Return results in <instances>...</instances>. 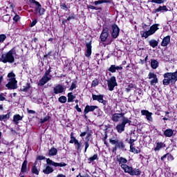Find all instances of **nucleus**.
<instances>
[{
	"mask_svg": "<svg viewBox=\"0 0 177 177\" xmlns=\"http://www.w3.org/2000/svg\"><path fill=\"white\" fill-rule=\"evenodd\" d=\"M116 161L122 169H123L125 174H129L131 176H140V174H142V171L140 169H133L131 166L127 165L128 162V160L122 156L116 158Z\"/></svg>",
	"mask_w": 177,
	"mask_h": 177,
	"instance_id": "f257e3e1",
	"label": "nucleus"
},
{
	"mask_svg": "<svg viewBox=\"0 0 177 177\" xmlns=\"http://www.w3.org/2000/svg\"><path fill=\"white\" fill-rule=\"evenodd\" d=\"M16 54V47L12 48L7 53L1 54L0 57V62L6 64V63H9L12 64L15 63V55Z\"/></svg>",
	"mask_w": 177,
	"mask_h": 177,
	"instance_id": "f03ea898",
	"label": "nucleus"
},
{
	"mask_svg": "<svg viewBox=\"0 0 177 177\" xmlns=\"http://www.w3.org/2000/svg\"><path fill=\"white\" fill-rule=\"evenodd\" d=\"M109 143L114 146L112 148V153L115 154L117 153V150H122V151L127 150V145H125V142L122 140H118V138H110Z\"/></svg>",
	"mask_w": 177,
	"mask_h": 177,
	"instance_id": "7ed1b4c3",
	"label": "nucleus"
},
{
	"mask_svg": "<svg viewBox=\"0 0 177 177\" xmlns=\"http://www.w3.org/2000/svg\"><path fill=\"white\" fill-rule=\"evenodd\" d=\"M110 28L109 27L103 28V30L100 34V39L101 42H106L105 45H111V42H113V39H107L110 36Z\"/></svg>",
	"mask_w": 177,
	"mask_h": 177,
	"instance_id": "20e7f679",
	"label": "nucleus"
},
{
	"mask_svg": "<svg viewBox=\"0 0 177 177\" xmlns=\"http://www.w3.org/2000/svg\"><path fill=\"white\" fill-rule=\"evenodd\" d=\"M96 110L97 113H95V115H99L100 114V109H99V106L96 105H86L84 110V118L85 120H88V116L86 114H88V113H93Z\"/></svg>",
	"mask_w": 177,
	"mask_h": 177,
	"instance_id": "39448f33",
	"label": "nucleus"
},
{
	"mask_svg": "<svg viewBox=\"0 0 177 177\" xmlns=\"http://www.w3.org/2000/svg\"><path fill=\"white\" fill-rule=\"evenodd\" d=\"M30 3H35V13H39V16H44L45 15V12H46V10L45 8H42V5L39 3V2L35 1V0H29Z\"/></svg>",
	"mask_w": 177,
	"mask_h": 177,
	"instance_id": "423d86ee",
	"label": "nucleus"
},
{
	"mask_svg": "<svg viewBox=\"0 0 177 177\" xmlns=\"http://www.w3.org/2000/svg\"><path fill=\"white\" fill-rule=\"evenodd\" d=\"M108 28H109V32L113 39L118 38V35H120V28L117 24H113Z\"/></svg>",
	"mask_w": 177,
	"mask_h": 177,
	"instance_id": "0eeeda50",
	"label": "nucleus"
},
{
	"mask_svg": "<svg viewBox=\"0 0 177 177\" xmlns=\"http://www.w3.org/2000/svg\"><path fill=\"white\" fill-rule=\"evenodd\" d=\"M85 136H86V141H85L84 142V153H86L88 149H89V139L91 138V137L92 136V134L91 133V132H88V131H84V132H82L80 134V138H84Z\"/></svg>",
	"mask_w": 177,
	"mask_h": 177,
	"instance_id": "6e6552de",
	"label": "nucleus"
},
{
	"mask_svg": "<svg viewBox=\"0 0 177 177\" xmlns=\"http://www.w3.org/2000/svg\"><path fill=\"white\" fill-rule=\"evenodd\" d=\"M107 85L108 89L111 92H113V91H114V88H115V86H118V83H117V79L115 78V76H111L107 80Z\"/></svg>",
	"mask_w": 177,
	"mask_h": 177,
	"instance_id": "1a4fd4ad",
	"label": "nucleus"
},
{
	"mask_svg": "<svg viewBox=\"0 0 177 177\" xmlns=\"http://www.w3.org/2000/svg\"><path fill=\"white\" fill-rule=\"evenodd\" d=\"M163 77L164 79L162 80V85H165V86H168L170 84L171 85H175L174 80H172V78H171V76L168 72L165 73L163 75Z\"/></svg>",
	"mask_w": 177,
	"mask_h": 177,
	"instance_id": "9d476101",
	"label": "nucleus"
},
{
	"mask_svg": "<svg viewBox=\"0 0 177 177\" xmlns=\"http://www.w3.org/2000/svg\"><path fill=\"white\" fill-rule=\"evenodd\" d=\"M148 78L149 80H151L153 78V80L150 81V85L152 86H154L156 84H158V77H157V75H156V73L149 72L148 74Z\"/></svg>",
	"mask_w": 177,
	"mask_h": 177,
	"instance_id": "9b49d317",
	"label": "nucleus"
},
{
	"mask_svg": "<svg viewBox=\"0 0 177 177\" xmlns=\"http://www.w3.org/2000/svg\"><path fill=\"white\" fill-rule=\"evenodd\" d=\"M8 89H17V80L16 79H10L8 84H6Z\"/></svg>",
	"mask_w": 177,
	"mask_h": 177,
	"instance_id": "f8f14e48",
	"label": "nucleus"
},
{
	"mask_svg": "<svg viewBox=\"0 0 177 177\" xmlns=\"http://www.w3.org/2000/svg\"><path fill=\"white\" fill-rule=\"evenodd\" d=\"M64 92V87L62 84H57L53 88V92L52 93L53 96L55 95H59V93H63Z\"/></svg>",
	"mask_w": 177,
	"mask_h": 177,
	"instance_id": "ddd939ff",
	"label": "nucleus"
},
{
	"mask_svg": "<svg viewBox=\"0 0 177 177\" xmlns=\"http://www.w3.org/2000/svg\"><path fill=\"white\" fill-rule=\"evenodd\" d=\"M46 163L48 165H53V167H66L67 164L62 162H55L53 160H50V158L46 159Z\"/></svg>",
	"mask_w": 177,
	"mask_h": 177,
	"instance_id": "4468645a",
	"label": "nucleus"
},
{
	"mask_svg": "<svg viewBox=\"0 0 177 177\" xmlns=\"http://www.w3.org/2000/svg\"><path fill=\"white\" fill-rule=\"evenodd\" d=\"M86 49L84 55L86 57H91V55H92V41L86 44Z\"/></svg>",
	"mask_w": 177,
	"mask_h": 177,
	"instance_id": "2eb2a0df",
	"label": "nucleus"
},
{
	"mask_svg": "<svg viewBox=\"0 0 177 177\" xmlns=\"http://www.w3.org/2000/svg\"><path fill=\"white\" fill-rule=\"evenodd\" d=\"M28 164V161L27 159H26L21 165V172L19 173V175H23V174H28V167H27Z\"/></svg>",
	"mask_w": 177,
	"mask_h": 177,
	"instance_id": "dca6fc26",
	"label": "nucleus"
},
{
	"mask_svg": "<svg viewBox=\"0 0 177 177\" xmlns=\"http://www.w3.org/2000/svg\"><path fill=\"white\" fill-rule=\"evenodd\" d=\"M142 115H145L147 121H150L151 122H153V113L149 111L148 110H142L141 111Z\"/></svg>",
	"mask_w": 177,
	"mask_h": 177,
	"instance_id": "f3484780",
	"label": "nucleus"
},
{
	"mask_svg": "<svg viewBox=\"0 0 177 177\" xmlns=\"http://www.w3.org/2000/svg\"><path fill=\"white\" fill-rule=\"evenodd\" d=\"M169 44H171V36L167 35L162 39V41L160 45L161 46L165 47V46H168Z\"/></svg>",
	"mask_w": 177,
	"mask_h": 177,
	"instance_id": "a211bd4d",
	"label": "nucleus"
},
{
	"mask_svg": "<svg viewBox=\"0 0 177 177\" xmlns=\"http://www.w3.org/2000/svg\"><path fill=\"white\" fill-rule=\"evenodd\" d=\"M160 12H168V8L167 6H160L158 8H156L153 10V13H160Z\"/></svg>",
	"mask_w": 177,
	"mask_h": 177,
	"instance_id": "6ab92c4d",
	"label": "nucleus"
},
{
	"mask_svg": "<svg viewBox=\"0 0 177 177\" xmlns=\"http://www.w3.org/2000/svg\"><path fill=\"white\" fill-rule=\"evenodd\" d=\"M48 81H50V77L44 75L41 77V79L39 81L38 85L39 86H44V85H45V84H46V82H48Z\"/></svg>",
	"mask_w": 177,
	"mask_h": 177,
	"instance_id": "aec40b11",
	"label": "nucleus"
},
{
	"mask_svg": "<svg viewBox=\"0 0 177 177\" xmlns=\"http://www.w3.org/2000/svg\"><path fill=\"white\" fill-rule=\"evenodd\" d=\"M156 147L153 148V151H160L161 149H163V147H165L166 146L165 143L162 142H156Z\"/></svg>",
	"mask_w": 177,
	"mask_h": 177,
	"instance_id": "412c9836",
	"label": "nucleus"
},
{
	"mask_svg": "<svg viewBox=\"0 0 177 177\" xmlns=\"http://www.w3.org/2000/svg\"><path fill=\"white\" fill-rule=\"evenodd\" d=\"M159 26H160V24H155L152 25L151 26H150L149 31L151 35H153V34H156V31L159 30V28H158Z\"/></svg>",
	"mask_w": 177,
	"mask_h": 177,
	"instance_id": "4be33fe9",
	"label": "nucleus"
},
{
	"mask_svg": "<svg viewBox=\"0 0 177 177\" xmlns=\"http://www.w3.org/2000/svg\"><path fill=\"white\" fill-rule=\"evenodd\" d=\"M164 136L165 138H171L174 136V130L172 129H167L163 132Z\"/></svg>",
	"mask_w": 177,
	"mask_h": 177,
	"instance_id": "5701e85b",
	"label": "nucleus"
},
{
	"mask_svg": "<svg viewBox=\"0 0 177 177\" xmlns=\"http://www.w3.org/2000/svg\"><path fill=\"white\" fill-rule=\"evenodd\" d=\"M169 75H170V77L171 78L173 82L176 84L177 81V69L176 70L175 72H168Z\"/></svg>",
	"mask_w": 177,
	"mask_h": 177,
	"instance_id": "b1692460",
	"label": "nucleus"
},
{
	"mask_svg": "<svg viewBox=\"0 0 177 177\" xmlns=\"http://www.w3.org/2000/svg\"><path fill=\"white\" fill-rule=\"evenodd\" d=\"M21 120H23V116L19 114H17L14 115L12 121L16 125H17L19 124V121H21Z\"/></svg>",
	"mask_w": 177,
	"mask_h": 177,
	"instance_id": "393cba45",
	"label": "nucleus"
},
{
	"mask_svg": "<svg viewBox=\"0 0 177 177\" xmlns=\"http://www.w3.org/2000/svg\"><path fill=\"white\" fill-rule=\"evenodd\" d=\"M75 149L77 150V153H81L82 151V143L79 140L77 141L75 144Z\"/></svg>",
	"mask_w": 177,
	"mask_h": 177,
	"instance_id": "a878e982",
	"label": "nucleus"
},
{
	"mask_svg": "<svg viewBox=\"0 0 177 177\" xmlns=\"http://www.w3.org/2000/svg\"><path fill=\"white\" fill-rule=\"evenodd\" d=\"M158 66H160V63L157 59H151V67L153 70L158 68Z\"/></svg>",
	"mask_w": 177,
	"mask_h": 177,
	"instance_id": "bb28decb",
	"label": "nucleus"
},
{
	"mask_svg": "<svg viewBox=\"0 0 177 177\" xmlns=\"http://www.w3.org/2000/svg\"><path fill=\"white\" fill-rule=\"evenodd\" d=\"M103 97H104V95H102V94H100V95L92 94V99H93V100H96L99 103H100V101L102 100V99Z\"/></svg>",
	"mask_w": 177,
	"mask_h": 177,
	"instance_id": "cd10ccee",
	"label": "nucleus"
},
{
	"mask_svg": "<svg viewBox=\"0 0 177 177\" xmlns=\"http://www.w3.org/2000/svg\"><path fill=\"white\" fill-rule=\"evenodd\" d=\"M10 118V112L8 113L6 115H0V121H3L4 122H6Z\"/></svg>",
	"mask_w": 177,
	"mask_h": 177,
	"instance_id": "c85d7f7f",
	"label": "nucleus"
},
{
	"mask_svg": "<svg viewBox=\"0 0 177 177\" xmlns=\"http://www.w3.org/2000/svg\"><path fill=\"white\" fill-rule=\"evenodd\" d=\"M102 3H111V0H98L93 2V5H95V6Z\"/></svg>",
	"mask_w": 177,
	"mask_h": 177,
	"instance_id": "c756f323",
	"label": "nucleus"
},
{
	"mask_svg": "<svg viewBox=\"0 0 177 177\" xmlns=\"http://www.w3.org/2000/svg\"><path fill=\"white\" fill-rule=\"evenodd\" d=\"M116 130L118 132V133H122V132L125 131V126L120 123L116 126Z\"/></svg>",
	"mask_w": 177,
	"mask_h": 177,
	"instance_id": "7c9ffc66",
	"label": "nucleus"
},
{
	"mask_svg": "<svg viewBox=\"0 0 177 177\" xmlns=\"http://www.w3.org/2000/svg\"><path fill=\"white\" fill-rule=\"evenodd\" d=\"M121 119V118H120V115L118 113H115L112 115L111 117V120L113 122H118L120 121V120Z\"/></svg>",
	"mask_w": 177,
	"mask_h": 177,
	"instance_id": "2f4dec72",
	"label": "nucleus"
},
{
	"mask_svg": "<svg viewBox=\"0 0 177 177\" xmlns=\"http://www.w3.org/2000/svg\"><path fill=\"white\" fill-rule=\"evenodd\" d=\"M67 97L68 103H73V102H74V99H75V95H74V94L72 92H71L68 93Z\"/></svg>",
	"mask_w": 177,
	"mask_h": 177,
	"instance_id": "473e14b6",
	"label": "nucleus"
},
{
	"mask_svg": "<svg viewBox=\"0 0 177 177\" xmlns=\"http://www.w3.org/2000/svg\"><path fill=\"white\" fill-rule=\"evenodd\" d=\"M31 88V84L30 82L26 83V86H24L22 88L20 89L21 92H28V90Z\"/></svg>",
	"mask_w": 177,
	"mask_h": 177,
	"instance_id": "72a5a7b5",
	"label": "nucleus"
},
{
	"mask_svg": "<svg viewBox=\"0 0 177 177\" xmlns=\"http://www.w3.org/2000/svg\"><path fill=\"white\" fill-rule=\"evenodd\" d=\"M43 172L45 175H49V174H52V172H53V168L50 166H46V169L43 170Z\"/></svg>",
	"mask_w": 177,
	"mask_h": 177,
	"instance_id": "f704fd0d",
	"label": "nucleus"
},
{
	"mask_svg": "<svg viewBox=\"0 0 177 177\" xmlns=\"http://www.w3.org/2000/svg\"><path fill=\"white\" fill-rule=\"evenodd\" d=\"M149 44L151 48H157V46H158V41L156 39H151Z\"/></svg>",
	"mask_w": 177,
	"mask_h": 177,
	"instance_id": "c9c22d12",
	"label": "nucleus"
},
{
	"mask_svg": "<svg viewBox=\"0 0 177 177\" xmlns=\"http://www.w3.org/2000/svg\"><path fill=\"white\" fill-rule=\"evenodd\" d=\"M77 140H78L75 138V136H74V132H71L69 143H71V145H75V143H77Z\"/></svg>",
	"mask_w": 177,
	"mask_h": 177,
	"instance_id": "e433bc0d",
	"label": "nucleus"
},
{
	"mask_svg": "<svg viewBox=\"0 0 177 177\" xmlns=\"http://www.w3.org/2000/svg\"><path fill=\"white\" fill-rule=\"evenodd\" d=\"M57 154V149L55 147H52L48 151V156H56Z\"/></svg>",
	"mask_w": 177,
	"mask_h": 177,
	"instance_id": "4c0bfd02",
	"label": "nucleus"
},
{
	"mask_svg": "<svg viewBox=\"0 0 177 177\" xmlns=\"http://www.w3.org/2000/svg\"><path fill=\"white\" fill-rule=\"evenodd\" d=\"M31 172L32 175H39V169L37 167V166L33 165L31 168Z\"/></svg>",
	"mask_w": 177,
	"mask_h": 177,
	"instance_id": "58836bf2",
	"label": "nucleus"
},
{
	"mask_svg": "<svg viewBox=\"0 0 177 177\" xmlns=\"http://www.w3.org/2000/svg\"><path fill=\"white\" fill-rule=\"evenodd\" d=\"M95 160H99V157H97V153L94 154L93 156L88 158V161L89 164L93 162Z\"/></svg>",
	"mask_w": 177,
	"mask_h": 177,
	"instance_id": "ea45409f",
	"label": "nucleus"
},
{
	"mask_svg": "<svg viewBox=\"0 0 177 177\" xmlns=\"http://www.w3.org/2000/svg\"><path fill=\"white\" fill-rule=\"evenodd\" d=\"M130 151L134 153V154H139L140 153V150L136 149L133 145H130Z\"/></svg>",
	"mask_w": 177,
	"mask_h": 177,
	"instance_id": "a19ab883",
	"label": "nucleus"
},
{
	"mask_svg": "<svg viewBox=\"0 0 177 177\" xmlns=\"http://www.w3.org/2000/svg\"><path fill=\"white\" fill-rule=\"evenodd\" d=\"M133 88H135V84L130 83L128 86L125 88L126 89V92L129 93L131 92V91H132V89H133Z\"/></svg>",
	"mask_w": 177,
	"mask_h": 177,
	"instance_id": "79ce46f5",
	"label": "nucleus"
},
{
	"mask_svg": "<svg viewBox=\"0 0 177 177\" xmlns=\"http://www.w3.org/2000/svg\"><path fill=\"white\" fill-rule=\"evenodd\" d=\"M106 71H109V73H116L115 65H111L110 67L106 70Z\"/></svg>",
	"mask_w": 177,
	"mask_h": 177,
	"instance_id": "37998d69",
	"label": "nucleus"
},
{
	"mask_svg": "<svg viewBox=\"0 0 177 177\" xmlns=\"http://www.w3.org/2000/svg\"><path fill=\"white\" fill-rule=\"evenodd\" d=\"M58 101L59 103H66V102H67V97L62 95L58 98Z\"/></svg>",
	"mask_w": 177,
	"mask_h": 177,
	"instance_id": "c03bdc74",
	"label": "nucleus"
},
{
	"mask_svg": "<svg viewBox=\"0 0 177 177\" xmlns=\"http://www.w3.org/2000/svg\"><path fill=\"white\" fill-rule=\"evenodd\" d=\"M3 20L6 23H9V21H10V15L9 14L3 15Z\"/></svg>",
	"mask_w": 177,
	"mask_h": 177,
	"instance_id": "a18cd8bd",
	"label": "nucleus"
},
{
	"mask_svg": "<svg viewBox=\"0 0 177 177\" xmlns=\"http://www.w3.org/2000/svg\"><path fill=\"white\" fill-rule=\"evenodd\" d=\"M50 120V115H47L44 118L40 119V123L44 124V122H46L47 121H49Z\"/></svg>",
	"mask_w": 177,
	"mask_h": 177,
	"instance_id": "49530a36",
	"label": "nucleus"
},
{
	"mask_svg": "<svg viewBox=\"0 0 177 177\" xmlns=\"http://www.w3.org/2000/svg\"><path fill=\"white\" fill-rule=\"evenodd\" d=\"M14 13L15 15L14 16L12 20H14L15 23H18V21H20V19H21V17L19 15H17V13L15 12Z\"/></svg>",
	"mask_w": 177,
	"mask_h": 177,
	"instance_id": "de8ad7c7",
	"label": "nucleus"
},
{
	"mask_svg": "<svg viewBox=\"0 0 177 177\" xmlns=\"http://www.w3.org/2000/svg\"><path fill=\"white\" fill-rule=\"evenodd\" d=\"M150 35H152L151 33L150 32V31L147 30L143 32V34L142 35V38H149V37H150Z\"/></svg>",
	"mask_w": 177,
	"mask_h": 177,
	"instance_id": "09e8293b",
	"label": "nucleus"
},
{
	"mask_svg": "<svg viewBox=\"0 0 177 177\" xmlns=\"http://www.w3.org/2000/svg\"><path fill=\"white\" fill-rule=\"evenodd\" d=\"M59 6L60 8L62 9V10H65V12H67V10H68V7H67L66 3H61Z\"/></svg>",
	"mask_w": 177,
	"mask_h": 177,
	"instance_id": "8fccbe9b",
	"label": "nucleus"
},
{
	"mask_svg": "<svg viewBox=\"0 0 177 177\" xmlns=\"http://www.w3.org/2000/svg\"><path fill=\"white\" fill-rule=\"evenodd\" d=\"M8 78H10V80H16V74H15V73L13 72H11V73H9L7 75Z\"/></svg>",
	"mask_w": 177,
	"mask_h": 177,
	"instance_id": "3c124183",
	"label": "nucleus"
},
{
	"mask_svg": "<svg viewBox=\"0 0 177 177\" xmlns=\"http://www.w3.org/2000/svg\"><path fill=\"white\" fill-rule=\"evenodd\" d=\"M107 138L109 136H107V133L105 134L104 137L102 138V140L104 142V144L106 146V147H109V142H107Z\"/></svg>",
	"mask_w": 177,
	"mask_h": 177,
	"instance_id": "603ef678",
	"label": "nucleus"
},
{
	"mask_svg": "<svg viewBox=\"0 0 177 177\" xmlns=\"http://www.w3.org/2000/svg\"><path fill=\"white\" fill-rule=\"evenodd\" d=\"M151 2L152 3H158V5H161V3H164L165 0H151Z\"/></svg>",
	"mask_w": 177,
	"mask_h": 177,
	"instance_id": "864d4df0",
	"label": "nucleus"
},
{
	"mask_svg": "<svg viewBox=\"0 0 177 177\" xmlns=\"http://www.w3.org/2000/svg\"><path fill=\"white\" fill-rule=\"evenodd\" d=\"M87 9H92L93 10H100L102 8H96L92 5L87 6Z\"/></svg>",
	"mask_w": 177,
	"mask_h": 177,
	"instance_id": "5fc2aeb1",
	"label": "nucleus"
},
{
	"mask_svg": "<svg viewBox=\"0 0 177 177\" xmlns=\"http://www.w3.org/2000/svg\"><path fill=\"white\" fill-rule=\"evenodd\" d=\"M6 39V35L1 34L0 35V44H2V42H4Z\"/></svg>",
	"mask_w": 177,
	"mask_h": 177,
	"instance_id": "6e6d98bb",
	"label": "nucleus"
},
{
	"mask_svg": "<svg viewBox=\"0 0 177 177\" xmlns=\"http://www.w3.org/2000/svg\"><path fill=\"white\" fill-rule=\"evenodd\" d=\"M165 116L167 118H163L162 120L163 121H168V120H169V118H171V116H169V112L166 111H165Z\"/></svg>",
	"mask_w": 177,
	"mask_h": 177,
	"instance_id": "4d7b16f0",
	"label": "nucleus"
},
{
	"mask_svg": "<svg viewBox=\"0 0 177 177\" xmlns=\"http://www.w3.org/2000/svg\"><path fill=\"white\" fill-rule=\"evenodd\" d=\"M97 85H99V80H97V79H95L92 81L91 86L95 87L97 86Z\"/></svg>",
	"mask_w": 177,
	"mask_h": 177,
	"instance_id": "13d9d810",
	"label": "nucleus"
},
{
	"mask_svg": "<svg viewBox=\"0 0 177 177\" xmlns=\"http://www.w3.org/2000/svg\"><path fill=\"white\" fill-rule=\"evenodd\" d=\"M74 89H77V84H75V82L71 84L69 91H74Z\"/></svg>",
	"mask_w": 177,
	"mask_h": 177,
	"instance_id": "bf43d9fd",
	"label": "nucleus"
},
{
	"mask_svg": "<svg viewBox=\"0 0 177 177\" xmlns=\"http://www.w3.org/2000/svg\"><path fill=\"white\" fill-rule=\"evenodd\" d=\"M174 160H175V158H174V156H172V154L168 153L167 161H174Z\"/></svg>",
	"mask_w": 177,
	"mask_h": 177,
	"instance_id": "052dcab7",
	"label": "nucleus"
},
{
	"mask_svg": "<svg viewBox=\"0 0 177 177\" xmlns=\"http://www.w3.org/2000/svg\"><path fill=\"white\" fill-rule=\"evenodd\" d=\"M42 160H46V158L44 156H38L37 158H36V160L37 161H42Z\"/></svg>",
	"mask_w": 177,
	"mask_h": 177,
	"instance_id": "680f3d73",
	"label": "nucleus"
},
{
	"mask_svg": "<svg viewBox=\"0 0 177 177\" xmlns=\"http://www.w3.org/2000/svg\"><path fill=\"white\" fill-rule=\"evenodd\" d=\"M121 124H122L125 127V125L128 124V118H123V119H122Z\"/></svg>",
	"mask_w": 177,
	"mask_h": 177,
	"instance_id": "e2e57ef3",
	"label": "nucleus"
},
{
	"mask_svg": "<svg viewBox=\"0 0 177 177\" xmlns=\"http://www.w3.org/2000/svg\"><path fill=\"white\" fill-rule=\"evenodd\" d=\"M37 23H38V21L37 19H35L32 22L30 21V27H34V26H35V24H37Z\"/></svg>",
	"mask_w": 177,
	"mask_h": 177,
	"instance_id": "0e129e2a",
	"label": "nucleus"
},
{
	"mask_svg": "<svg viewBox=\"0 0 177 177\" xmlns=\"http://www.w3.org/2000/svg\"><path fill=\"white\" fill-rule=\"evenodd\" d=\"M5 94L3 93H0V102H3L6 100V97H4Z\"/></svg>",
	"mask_w": 177,
	"mask_h": 177,
	"instance_id": "69168bd1",
	"label": "nucleus"
},
{
	"mask_svg": "<svg viewBox=\"0 0 177 177\" xmlns=\"http://www.w3.org/2000/svg\"><path fill=\"white\" fill-rule=\"evenodd\" d=\"M52 69V68L50 66L48 70H47L45 73H44V77H48V75H49V74H50L51 71H50Z\"/></svg>",
	"mask_w": 177,
	"mask_h": 177,
	"instance_id": "338daca9",
	"label": "nucleus"
},
{
	"mask_svg": "<svg viewBox=\"0 0 177 177\" xmlns=\"http://www.w3.org/2000/svg\"><path fill=\"white\" fill-rule=\"evenodd\" d=\"M100 103H102V104H104V106H106L107 104V100H104V97L101 99V101Z\"/></svg>",
	"mask_w": 177,
	"mask_h": 177,
	"instance_id": "774afa93",
	"label": "nucleus"
}]
</instances>
